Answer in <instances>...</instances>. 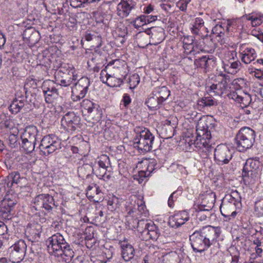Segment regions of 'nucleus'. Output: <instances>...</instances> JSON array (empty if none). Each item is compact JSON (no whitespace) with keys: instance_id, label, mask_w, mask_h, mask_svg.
Wrapping results in <instances>:
<instances>
[{"instance_id":"nucleus-44","label":"nucleus","mask_w":263,"mask_h":263,"mask_svg":"<svg viewBox=\"0 0 263 263\" xmlns=\"http://www.w3.org/2000/svg\"><path fill=\"white\" fill-rule=\"evenodd\" d=\"M19 138L15 134H10L8 137L9 144L11 148H17L20 145Z\"/></svg>"},{"instance_id":"nucleus-3","label":"nucleus","mask_w":263,"mask_h":263,"mask_svg":"<svg viewBox=\"0 0 263 263\" xmlns=\"http://www.w3.org/2000/svg\"><path fill=\"white\" fill-rule=\"evenodd\" d=\"M255 133L251 128L243 127L239 130L235 138L239 151L244 152L251 148L255 141Z\"/></svg>"},{"instance_id":"nucleus-58","label":"nucleus","mask_w":263,"mask_h":263,"mask_svg":"<svg viewBox=\"0 0 263 263\" xmlns=\"http://www.w3.org/2000/svg\"><path fill=\"white\" fill-rule=\"evenodd\" d=\"M255 210L260 213L263 211V199L259 200L255 203Z\"/></svg>"},{"instance_id":"nucleus-26","label":"nucleus","mask_w":263,"mask_h":263,"mask_svg":"<svg viewBox=\"0 0 263 263\" xmlns=\"http://www.w3.org/2000/svg\"><path fill=\"white\" fill-rule=\"evenodd\" d=\"M106 81L102 79L103 83H106L110 87H120L123 83V79L121 78H117L106 73L105 74Z\"/></svg>"},{"instance_id":"nucleus-28","label":"nucleus","mask_w":263,"mask_h":263,"mask_svg":"<svg viewBox=\"0 0 263 263\" xmlns=\"http://www.w3.org/2000/svg\"><path fill=\"white\" fill-rule=\"evenodd\" d=\"M256 58V53L254 49L247 48L241 57V61L245 64L250 63Z\"/></svg>"},{"instance_id":"nucleus-7","label":"nucleus","mask_w":263,"mask_h":263,"mask_svg":"<svg viewBox=\"0 0 263 263\" xmlns=\"http://www.w3.org/2000/svg\"><path fill=\"white\" fill-rule=\"evenodd\" d=\"M33 208L36 211L45 209L47 211H51L54 207L57 208L53 197L48 194H42L37 195L34 199Z\"/></svg>"},{"instance_id":"nucleus-38","label":"nucleus","mask_w":263,"mask_h":263,"mask_svg":"<svg viewBox=\"0 0 263 263\" xmlns=\"http://www.w3.org/2000/svg\"><path fill=\"white\" fill-rule=\"evenodd\" d=\"M16 204L15 200L11 199L10 198H4L1 200V206L2 208L7 209L12 211L13 206Z\"/></svg>"},{"instance_id":"nucleus-10","label":"nucleus","mask_w":263,"mask_h":263,"mask_svg":"<svg viewBox=\"0 0 263 263\" xmlns=\"http://www.w3.org/2000/svg\"><path fill=\"white\" fill-rule=\"evenodd\" d=\"M233 157L229 147L224 144L217 146L214 151V160L219 165L229 163Z\"/></svg>"},{"instance_id":"nucleus-39","label":"nucleus","mask_w":263,"mask_h":263,"mask_svg":"<svg viewBox=\"0 0 263 263\" xmlns=\"http://www.w3.org/2000/svg\"><path fill=\"white\" fill-rule=\"evenodd\" d=\"M226 199H227L231 202L236 203V204H241V197L239 193L236 191L232 192L231 195H228L226 197Z\"/></svg>"},{"instance_id":"nucleus-12","label":"nucleus","mask_w":263,"mask_h":263,"mask_svg":"<svg viewBox=\"0 0 263 263\" xmlns=\"http://www.w3.org/2000/svg\"><path fill=\"white\" fill-rule=\"evenodd\" d=\"M259 161L251 159H248L245 163L242 173L243 177L254 178L258 174Z\"/></svg>"},{"instance_id":"nucleus-20","label":"nucleus","mask_w":263,"mask_h":263,"mask_svg":"<svg viewBox=\"0 0 263 263\" xmlns=\"http://www.w3.org/2000/svg\"><path fill=\"white\" fill-rule=\"evenodd\" d=\"M122 249V256L126 261L130 260L135 256L134 247L127 242L124 241L121 245Z\"/></svg>"},{"instance_id":"nucleus-29","label":"nucleus","mask_w":263,"mask_h":263,"mask_svg":"<svg viewBox=\"0 0 263 263\" xmlns=\"http://www.w3.org/2000/svg\"><path fill=\"white\" fill-rule=\"evenodd\" d=\"M119 5L127 16L129 14L130 11L133 9L135 8L136 3L132 0H127L126 1H122Z\"/></svg>"},{"instance_id":"nucleus-49","label":"nucleus","mask_w":263,"mask_h":263,"mask_svg":"<svg viewBox=\"0 0 263 263\" xmlns=\"http://www.w3.org/2000/svg\"><path fill=\"white\" fill-rule=\"evenodd\" d=\"M11 210L5 208V209L2 208L0 209V219L5 220H9L12 218V214Z\"/></svg>"},{"instance_id":"nucleus-37","label":"nucleus","mask_w":263,"mask_h":263,"mask_svg":"<svg viewBox=\"0 0 263 263\" xmlns=\"http://www.w3.org/2000/svg\"><path fill=\"white\" fill-rule=\"evenodd\" d=\"M84 38L87 41H93L97 42L98 44L96 46L98 47L101 46V37L98 35H96L95 33L92 34L90 32L86 31Z\"/></svg>"},{"instance_id":"nucleus-62","label":"nucleus","mask_w":263,"mask_h":263,"mask_svg":"<svg viewBox=\"0 0 263 263\" xmlns=\"http://www.w3.org/2000/svg\"><path fill=\"white\" fill-rule=\"evenodd\" d=\"M177 6L182 11H185L186 10L187 5H186L185 3H183V0H179L177 3Z\"/></svg>"},{"instance_id":"nucleus-8","label":"nucleus","mask_w":263,"mask_h":263,"mask_svg":"<svg viewBox=\"0 0 263 263\" xmlns=\"http://www.w3.org/2000/svg\"><path fill=\"white\" fill-rule=\"evenodd\" d=\"M89 85V79L86 77H82L77 82H73L71 88L72 96L76 98V100H80L85 96Z\"/></svg>"},{"instance_id":"nucleus-5","label":"nucleus","mask_w":263,"mask_h":263,"mask_svg":"<svg viewBox=\"0 0 263 263\" xmlns=\"http://www.w3.org/2000/svg\"><path fill=\"white\" fill-rule=\"evenodd\" d=\"M60 145L59 138L54 135L50 134L42 138L39 148L45 155H48L60 148Z\"/></svg>"},{"instance_id":"nucleus-33","label":"nucleus","mask_w":263,"mask_h":263,"mask_svg":"<svg viewBox=\"0 0 263 263\" xmlns=\"http://www.w3.org/2000/svg\"><path fill=\"white\" fill-rule=\"evenodd\" d=\"M241 65V63L239 61L229 63L224 65L225 71L228 73L234 74L237 72L239 69V67Z\"/></svg>"},{"instance_id":"nucleus-42","label":"nucleus","mask_w":263,"mask_h":263,"mask_svg":"<svg viewBox=\"0 0 263 263\" xmlns=\"http://www.w3.org/2000/svg\"><path fill=\"white\" fill-rule=\"evenodd\" d=\"M27 90L25 89L23 90V88H21L20 90L16 91L15 93V98L14 100H17V101L22 100V102H25V103L29 104L27 100Z\"/></svg>"},{"instance_id":"nucleus-46","label":"nucleus","mask_w":263,"mask_h":263,"mask_svg":"<svg viewBox=\"0 0 263 263\" xmlns=\"http://www.w3.org/2000/svg\"><path fill=\"white\" fill-rule=\"evenodd\" d=\"M198 104L200 106H211L216 104V102L209 97H204L198 101Z\"/></svg>"},{"instance_id":"nucleus-22","label":"nucleus","mask_w":263,"mask_h":263,"mask_svg":"<svg viewBox=\"0 0 263 263\" xmlns=\"http://www.w3.org/2000/svg\"><path fill=\"white\" fill-rule=\"evenodd\" d=\"M145 104L147 105L148 108L151 110H157L160 108L163 105L158 98V97L154 95L153 92L146 101Z\"/></svg>"},{"instance_id":"nucleus-14","label":"nucleus","mask_w":263,"mask_h":263,"mask_svg":"<svg viewBox=\"0 0 263 263\" xmlns=\"http://www.w3.org/2000/svg\"><path fill=\"white\" fill-rule=\"evenodd\" d=\"M216 58L212 55L202 56L196 59L195 64L198 67L204 69L205 72L211 71L216 66Z\"/></svg>"},{"instance_id":"nucleus-35","label":"nucleus","mask_w":263,"mask_h":263,"mask_svg":"<svg viewBox=\"0 0 263 263\" xmlns=\"http://www.w3.org/2000/svg\"><path fill=\"white\" fill-rule=\"evenodd\" d=\"M152 223L148 222L146 220H139L137 223V231L141 234V238L143 237V234L145 232H146L147 228L149 229L150 226Z\"/></svg>"},{"instance_id":"nucleus-24","label":"nucleus","mask_w":263,"mask_h":263,"mask_svg":"<svg viewBox=\"0 0 263 263\" xmlns=\"http://www.w3.org/2000/svg\"><path fill=\"white\" fill-rule=\"evenodd\" d=\"M197 135L199 137L201 140L202 146H204V141L210 140L211 138V134L210 131H209L207 128H205L204 126H200V124L197 126Z\"/></svg>"},{"instance_id":"nucleus-51","label":"nucleus","mask_w":263,"mask_h":263,"mask_svg":"<svg viewBox=\"0 0 263 263\" xmlns=\"http://www.w3.org/2000/svg\"><path fill=\"white\" fill-rule=\"evenodd\" d=\"M133 24L135 28H139L145 24H146L145 15H141L137 17L135 21L133 22Z\"/></svg>"},{"instance_id":"nucleus-16","label":"nucleus","mask_w":263,"mask_h":263,"mask_svg":"<svg viewBox=\"0 0 263 263\" xmlns=\"http://www.w3.org/2000/svg\"><path fill=\"white\" fill-rule=\"evenodd\" d=\"M55 78L60 86L67 87L75 82L77 80L78 77L77 74L72 73V71H71L70 74L57 72Z\"/></svg>"},{"instance_id":"nucleus-59","label":"nucleus","mask_w":263,"mask_h":263,"mask_svg":"<svg viewBox=\"0 0 263 263\" xmlns=\"http://www.w3.org/2000/svg\"><path fill=\"white\" fill-rule=\"evenodd\" d=\"M253 64L254 65L256 70L261 71L262 67H261V66H263V59H258L256 62H254Z\"/></svg>"},{"instance_id":"nucleus-25","label":"nucleus","mask_w":263,"mask_h":263,"mask_svg":"<svg viewBox=\"0 0 263 263\" xmlns=\"http://www.w3.org/2000/svg\"><path fill=\"white\" fill-rule=\"evenodd\" d=\"M153 92L154 95L158 97V98L162 104L168 99L170 95V91L166 86L156 88L155 90L153 91Z\"/></svg>"},{"instance_id":"nucleus-15","label":"nucleus","mask_w":263,"mask_h":263,"mask_svg":"<svg viewBox=\"0 0 263 263\" xmlns=\"http://www.w3.org/2000/svg\"><path fill=\"white\" fill-rule=\"evenodd\" d=\"M189 216L185 211H181L169 217L168 224L173 228H178L189 220Z\"/></svg>"},{"instance_id":"nucleus-34","label":"nucleus","mask_w":263,"mask_h":263,"mask_svg":"<svg viewBox=\"0 0 263 263\" xmlns=\"http://www.w3.org/2000/svg\"><path fill=\"white\" fill-rule=\"evenodd\" d=\"M22 139V146L24 148V149L27 152V153H31L32 152L34 148H35V144L36 143V141L31 140H26L24 139Z\"/></svg>"},{"instance_id":"nucleus-48","label":"nucleus","mask_w":263,"mask_h":263,"mask_svg":"<svg viewBox=\"0 0 263 263\" xmlns=\"http://www.w3.org/2000/svg\"><path fill=\"white\" fill-rule=\"evenodd\" d=\"M140 82V78L137 74L132 75L129 78V88L134 89Z\"/></svg>"},{"instance_id":"nucleus-4","label":"nucleus","mask_w":263,"mask_h":263,"mask_svg":"<svg viewBox=\"0 0 263 263\" xmlns=\"http://www.w3.org/2000/svg\"><path fill=\"white\" fill-rule=\"evenodd\" d=\"M82 112L88 122H98L102 118V112L99 106L89 100L85 99L81 103Z\"/></svg>"},{"instance_id":"nucleus-30","label":"nucleus","mask_w":263,"mask_h":263,"mask_svg":"<svg viewBox=\"0 0 263 263\" xmlns=\"http://www.w3.org/2000/svg\"><path fill=\"white\" fill-rule=\"evenodd\" d=\"M171 121H166V123L162 127V134L164 138L168 139L171 138L174 135V127L171 125Z\"/></svg>"},{"instance_id":"nucleus-36","label":"nucleus","mask_w":263,"mask_h":263,"mask_svg":"<svg viewBox=\"0 0 263 263\" xmlns=\"http://www.w3.org/2000/svg\"><path fill=\"white\" fill-rule=\"evenodd\" d=\"M94 169V174L99 179L106 180L110 178V175L106 174V169L102 168L100 167H95Z\"/></svg>"},{"instance_id":"nucleus-63","label":"nucleus","mask_w":263,"mask_h":263,"mask_svg":"<svg viewBox=\"0 0 263 263\" xmlns=\"http://www.w3.org/2000/svg\"><path fill=\"white\" fill-rule=\"evenodd\" d=\"M241 95H238L237 92H233L230 93V94L229 95V98H232V99L234 100L235 101L239 102L240 98L241 97Z\"/></svg>"},{"instance_id":"nucleus-56","label":"nucleus","mask_w":263,"mask_h":263,"mask_svg":"<svg viewBox=\"0 0 263 263\" xmlns=\"http://www.w3.org/2000/svg\"><path fill=\"white\" fill-rule=\"evenodd\" d=\"M12 175V184H17L21 179L20 174L18 172H13L10 173Z\"/></svg>"},{"instance_id":"nucleus-45","label":"nucleus","mask_w":263,"mask_h":263,"mask_svg":"<svg viewBox=\"0 0 263 263\" xmlns=\"http://www.w3.org/2000/svg\"><path fill=\"white\" fill-rule=\"evenodd\" d=\"M252 99L251 96L247 93H243L241 95L238 103L242 104L245 106H250Z\"/></svg>"},{"instance_id":"nucleus-18","label":"nucleus","mask_w":263,"mask_h":263,"mask_svg":"<svg viewBox=\"0 0 263 263\" xmlns=\"http://www.w3.org/2000/svg\"><path fill=\"white\" fill-rule=\"evenodd\" d=\"M160 235V231L158 227L154 223H152L149 229L147 228L146 232H145L143 234V237H142V240H147L152 239L156 241Z\"/></svg>"},{"instance_id":"nucleus-23","label":"nucleus","mask_w":263,"mask_h":263,"mask_svg":"<svg viewBox=\"0 0 263 263\" xmlns=\"http://www.w3.org/2000/svg\"><path fill=\"white\" fill-rule=\"evenodd\" d=\"M38 130L36 126L33 125L28 126L26 127L21 138L36 141V136Z\"/></svg>"},{"instance_id":"nucleus-43","label":"nucleus","mask_w":263,"mask_h":263,"mask_svg":"<svg viewBox=\"0 0 263 263\" xmlns=\"http://www.w3.org/2000/svg\"><path fill=\"white\" fill-rule=\"evenodd\" d=\"M204 21L200 17H197L195 19L194 25L192 28V32L194 34H198L199 29L203 26Z\"/></svg>"},{"instance_id":"nucleus-17","label":"nucleus","mask_w":263,"mask_h":263,"mask_svg":"<svg viewBox=\"0 0 263 263\" xmlns=\"http://www.w3.org/2000/svg\"><path fill=\"white\" fill-rule=\"evenodd\" d=\"M239 204L230 202L229 200L222 201L220 210L221 214L224 217H234L236 215L235 209Z\"/></svg>"},{"instance_id":"nucleus-61","label":"nucleus","mask_w":263,"mask_h":263,"mask_svg":"<svg viewBox=\"0 0 263 263\" xmlns=\"http://www.w3.org/2000/svg\"><path fill=\"white\" fill-rule=\"evenodd\" d=\"M104 215L103 212L102 211H100L98 213V216H95L93 220L95 221V223L96 225L98 224L97 223H100L102 221V218Z\"/></svg>"},{"instance_id":"nucleus-53","label":"nucleus","mask_w":263,"mask_h":263,"mask_svg":"<svg viewBox=\"0 0 263 263\" xmlns=\"http://www.w3.org/2000/svg\"><path fill=\"white\" fill-rule=\"evenodd\" d=\"M201 140L199 139V137L197 135L196 139L195 140H191L188 142L189 145L190 146H192V145H194V146L195 148H199L200 149L203 148V146L202 145V143L201 142Z\"/></svg>"},{"instance_id":"nucleus-2","label":"nucleus","mask_w":263,"mask_h":263,"mask_svg":"<svg viewBox=\"0 0 263 263\" xmlns=\"http://www.w3.org/2000/svg\"><path fill=\"white\" fill-rule=\"evenodd\" d=\"M137 133L136 137L133 140V146L137 148L141 153L150 152L153 149H156L154 145V136L149 129L144 128L143 129L140 127L135 129Z\"/></svg>"},{"instance_id":"nucleus-6","label":"nucleus","mask_w":263,"mask_h":263,"mask_svg":"<svg viewBox=\"0 0 263 263\" xmlns=\"http://www.w3.org/2000/svg\"><path fill=\"white\" fill-rule=\"evenodd\" d=\"M27 245L20 239L8 249L9 260L12 263H18L23 260L26 254Z\"/></svg>"},{"instance_id":"nucleus-47","label":"nucleus","mask_w":263,"mask_h":263,"mask_svg":"<svg viewBox=\"0 0 263 263\" xmlns=\"http://www.w3.org/2000/svg\"><path fill=\"white\" fill-rule=\"evenodd\" d=\"M7 230L6 225L2 221H0V239L7 240L9 238Z\"/></svg>"},{"instance_id":"nucleus-41","label":"nucleus","mask_w":263,"mask_h":263,"mask_svg":"<svg viewBox=\"0 0 263 263\" xmlns=\"http://www.w3.org/2000/svg\"><path fill=\"white\" fill-rule=\"evenodd\" d=\"M69 3L74 8H84L88 5V0H69Z\"/></svg>"},{"instance_id":"nucleus-64","label":"nucleus","mask_w":263,"mask_h":263,"mask_svg":"<svg viewBox=\"0 0 263 263\" xmlns=\"http://www.w3.org/2000/svg\"><path fill=\"white\" fill-rule=\"evenodd\" d=\"M78 21L76 17H70L68 21V25L72 28L76 27Z\"/></svg>"},{"instance_id":"nucleus-40","label":"nucleus","mask_w":263,"mask_h":263,"mask_svg":"<svg viewBox=\"0 0 263 263\" xmlns=\"http://www.w3.org/2000/svg\"><path fill=\"white\" fill-rule=\"evenodd\" d=\"M110 160L109 157L106 155H102L99 158V160L98 161V167H100L102 168L106 169L110 165Z\"/></svg>"},{"instance_id":"nucleus-50","label":"nucleus","mask_w":263,"mask_h":263,"mask_svg":"<svg viewBox=\"0 0 263 263\" xmlns=\"http://www.w3.org/2000/svg\"><path fill=\"white\" fill-rule=\"evenodd\" d=\"M37 80L36 79L28 78L24 85L23 90L25 89L28 91V89L30 88H32L33 89L36 88L37 87Z\"/></svg>"},{"instance_id":"nucleus-1","label":"nucleus","mask_w":263,"mask_h":263,"mask_svg":"<svg viewBox=\"0 0 263 263\" xmlns=\"http://www.w3.org/2000/svg\"><path fill=\"white\" fill-rule=\"evenodd\" d=\"M220 227L206 226L195 231L190 236V241L194 252L202 253L211 248V254L215 255L218 251L217 239L220 236Z\"/></svg>"},{"instance_id":"nucleus-21","label":"nucleus","mask_w":263,"mask_h":263,"mask_svg":"<svg viewBox=\"0 0 263 263\" xmlns=\"http://www.w3.org/2000/svg\"><path fill=\"white\" fill-rule=\"evenodd\" d=\"M41 233V227L40 225H36L28 229L26 231V234L28 238V240L31 242L38 241L40 238Z\"/></svg>"},{"instance_id":"nucleus-31","label":"nucleus","mask_w":263,"mask_h":263,"mask_svg":"<svg viewBox=\"0 0 263 263\" xmlns=\"http://www.w3.org/2000/svg\"><path fill=\"white\" fill-rule=\"evenodd\" d=\"M22 100L17 101V100H13L9 106L10 111L12 113L16 114L20 111V110L28 105L25 103V102H22Z\"/></svg>"},{"instance_id":"nucleus-13","label":"nucleus","mask_w":263,"mask_h":263,"mask_svg":"<svg viewBox=\"0 0 263 263\" xmlns=\"http://www.w3.org/2000/svg\"><path fill=\"white\" fill-rule=\"evenodd\" d=\"M62 125L67 126V129L74 131L80 124V118L73 112H68L63 116L61 120Z\"/></svg>"},{"instance_id":"nucleus-60","label":"nucleus","mask_w":263,"mask_h":263,"mask_svg":"<svg viewBox=\"0 0 263 263\" xmlns=\"http://www.w3.org/2000/svg\"><path fill=\"white\" fill-rule=\"evenodd\" d=\"M122 102L124 106L125 107H127L131 102V99L129 95L127 93L124 94L123 97Z\"/></svg>"},{"instance_id":"nucleus-11","label":"nucleus","mask_w":263,"mask_h":263,"mask_svg":"<svg viewBox=\"0 0 263 263\" xmlns=\"http://www.w3.org/2000/svg\"><path fill=\"white\" fill-rule=\"evenodd\" d=\"M45 96V101L50 103L53 100L57 98L59 95L58 89L53 81L47 80L43 82L42 86Z\"/></svg>"},{"instance_id":"nucleus-9","label":"nucleus","mask_w":263,"mask_h":263,"mask_svg":"<svg viewBox=\"0 0 263 263\" xmlns=\"http://www.w3.org/2000/svg\"><path fill=\"white\" fill-rule=\"evenodd\" d=\"M228 76L226 75L216 77L213 84L206 85V91L218 96H221L224 93L228 87Z\"/></svg>"},{"instance_id":"nucleus-19","label":"nucleus","mask_w":263,"mask_h":263,"mask_svg":"<svg viewBox=\"0 0 263 263\" xmlns=\"http://www.w3.org/2000/svg\"><path fill=\"white\" fill-rule=\"evenodd\" d=\"M95 169L93 166L88 163H85L78 168V174L82 179L91 178L92 175L94 174Z\"/></svg>"},{"instance_id":"nucleus-32","label":"nucleus","mask_w":263,"mask_h":263,"mask_svg":"<svg viewBox=\"0 0 263 263\" xmlns=\"http://www.w3.org/2000/svg\"><path fill=\"white\" fill-rule=\"evenodd\" d=\"M216 195L213 193H211L206 195L202 199V203L205 204L207 207V211L211 210L214 206L215 201Z\"/></svg>"},{"instance_id":"nucleus-27","label":"nucleus","mask_w":263,"mask_h":263,"mask_svg":"<svg viewBox=\"0 0 263 263\" xmlns=\"http://www.w3.org/2000/svg\"><path fill=\"white\" fill-rule=\"evenodd\" d=\"M213 34H215L216 37H218L217 41L220 44L224 43L223 37L225 34V30L224 27L221 24L216 25L212 30Z\"/></svg>"},{"instance_id":"nucleus-57","label":"nucleus","mask_w":263,"mask_h":263,"mask_svg":"<svg viewBox=\"0 0 263 263\" xmlns=\"http://www.w3.org/2000/svg\"><path fill=\"white\" fill-rule=\"evenodd\" d=\"M12 176L10 173L6 177L2 178L4 180V184H6L8 189L11 188L13 185Z\"/></svg>"},{"instance_id":"nucleus-55","label":"nucleus","mask_w":263,"mask_h":263,"mask_svg":"<svg viewBox=\"0 0 263 263\" xmlns=\"http://www.w3.org/2000/svg\"><path fill=\"white\" fill-rule=\"evenodd\" d=\"M232 84L235 86V88L239 89L245 84V80L242 78H238L234 80Z\"/></svg>"},{"instance_id":"nucleus-54","label":"nucleus","mask_w":263,"mask_h":263,"mask_svg":"<svg viewBox=\"0 0 263 263\" xmlns=\"http://www.w3.org/2000/svg\"><path fill=\"white\" fill-rule=\"evenodd\" d=\"M250 106L252 108L256 109L257 108H261L263 107V102L262 100H260L259 98H257L256 96L254 97V101L251 102Z\"/></svg>"},{"instance_id":"nucleus-52","label":"nucleus","mask_w":263,"mask_h":263,"mask_svg":"<svg viewBox=\"0 0 263 263\" xmlns=\"http://www.w3.org/2000/svg\"><path fill=\"white\" fill-rule=\"evenodd\" d=\"M72 71V73H74L75 70L73 67H71L68 64H62L59 67V69L57 72H60L61 73H70V71Z\"/></svg>"}]
</instances>
